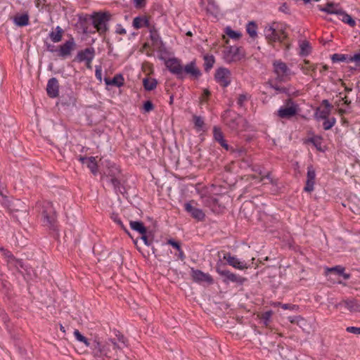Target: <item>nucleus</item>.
Wrapping results in <instances>:
<instances>
[{"label":"nucleus","mask_w":360,"mask_h":360,"mask_svg":"<svg viewBox=\"0 0 360 360\" xmlns=\"http://www.w3.org/2000/svg\"><path fill=\"white\" fill-rule=\"evenodd\" d=\"M264 32L266 39L270 44L276 41L282 42L287 38L285 25L278 22H273L266 25Z\"/></svg>","instance_id":"obj_1"},{"label":"nucleus","mask_w":360,"mask_h":360,"mask_svg":"<svg viewBox=\"0 0 360 360\" xmlns=\"http://www.w3.org/2000/svg\"><path fill=\"white\" fill-rule=\"evenodd\" d=\"M105 167L102 179L110 184L115 190L120 191V172L119 168L114 163L109 161H105Z\"/></svg>","instance_id":"obj_2"},{"label":"nucleus","mask_w":360,"mask_h":360,"mask_svg":"<svg viewBox=\"0 0 360 360\" xmlns=\"http://www.w3.org/2000/svg\"><path fill=\"white\" fill-rule=\"evenodd\" d=\"M41 206V213L44 226L54 229L56 222V213L50 202H44L39 204Z\"/></svg>","instance_id":"obj_3"},{"label":"nucleus","mask_w":360,"mask_h":360,"mask_svg":"<svg viewBox=\"0 0 360 360\" xmlns=\"http://www.w3.org/2000/svg\"><path fill=\"white\" fill-rule=\"evenodd\" d=\"M273 66L277 78L281 81H287L295 75V72L288 67L286 63L280 60H275L273 63Z\"/></svg>","instance_id":"obj_4"},{"label":"nucleus","mask_w":360,"mask_h":360,"mask_svg":"<svg viewBox=\"0 0 360 360\" xmlns=\"http://www.w3.org/2000/svg\"><path fill=\"white\" fill-rule=\"evenodd\" d=\"M298 111V106L291 99L286 101L285 104L277 111V115L282 119H290Z\"/></svg>","instance_id":"obj_5"},{"label":"nucleus","mask_w":360,"mask_h":360,"mask_svg":"<svg viewBox=\"0 0 360 360\" xmlns=\"http://www.w3.org/2000/svg\"><path fill=\"white\" fill-rule=\"evenodd\" d=\"M110 15L108 13H97L92 16L93 25L100 34L107 30V22L110 20Z\"/></svg>","instance_id":"obj_6"},{"label":"nucleus","mask_w":360,"mask_h":360,"mask_svg":"<svg viewBox=\"0 0 360 360\" xmlns=\"http://www.w3.org/2000/svg\"><path fill=\"white\" fill-rule=\"evenodd\" d=\"M224 122L233 131H240L243 130L240 128V125L245 123L244 119L235 114L231 113V112H226L224 117Z\"/></svg>","instance_id":"obj_7"},{"label":"nucleus","mask_w":360,"mask_h":360,"mask_svg":"<svg viewBox=\"0 0 360 360\" xmlns=\"http://www.w3.org/2000/svg\"><path fill=\"white\" fill-rule=\"evenodd\" d=\"M185 210L197 221H203L205 218V214L202 210L197 207L196 202L194 200L189 201L184 204Z\"/></svg>","instance_id":"obj_8"},{"label":"nucleus","mask_w":360,"mask_h":360,"mask_svg":"<svg viewBox=\"0 0 360 360\" xmlns=\"http://www.w3.org/2000/svg\"><path fill=\"white\" fill-rule=\"evenodd\" d=\"M245 57V53L240 47L229 46L224 51V58L227 62L240 60Z\"/></svg>","instance_id":"obj_9"},{"label":"nucleus","mask_w":360,"mask_h":360,"mask_svg":"<svg viewBox=\"0 0 360 360\" xmlns=\"http://www.w3.org/2000/svg\"><path fill=\"white\" fill-rule=\"evenodd\" d=\"M231 72L225 68H220L217 70L215 79L221 87H226L231 82Z\"/></svg>","instance_id":"obj_10"},{"label":"nucleus","mask_w":360,"mask_h":360,"mask_svg":"<svg viewBox=\"0 0 360 360\" xmlns=\"http://www.w3.org/2000/svg\"><path fill=\"white\" fill-rule=\"evenodd\" d=\"M75 48L76 44L75 39L71 37L69 40L66 41L63 44L59 46L58 55L61 58H65L71 55L72 51H73Z\"/></svg>","instance_id":"obj_11"},{"label":"nucleus","mask_w":360,"mask_h":360,"mask_svg":"<svg viewBox=\"0 0 360 360\" xmlns=\"http://www.w3.org/2000/svg\"><path fill=\"white\" fill-rule=\"evenodd\" d=\"M95 55V51L93 48H86L84 50L78 52L75 60L79 62H86L87 67H90Z\"/></svg>","instance_id":"obj_12"},{"label":"nucleus","mask_w":360,"mask_h":360,"mask_svg":"<svg viewBox=\"0 0 360 360\" xmlns=\"http://www.w3.org/2000/svg\"><path fill=\"white\" fill-rule=\"evenodd\" d=\"M224 259L233 268L239 270L246 269L249 265L245 261H241L237 257L232 256L230 253H226L224 255Z\"/></svg>","instance_id":"obj_13"},{"label":"nucleus","mask_w":360,"mask_h":360,"mask_svg":"<svg viewBox=\"0 0 360 360\" xmlns=\"http://www.w3.org/2000/svg\"><path fill=\"white\" fill-rule=\"evenodd\" d=\"M217 272L221 276L224 277V282L231 281L233 283H240L242 284L245 281V278L238 276L229 270L221 269L219 268L217 269Z\"/></svg>","instance_id":"obj_14"},{"label":"nucleus","mask_w":360,"mask_h":360,"mask_svg":"<svg viewBox=\"0 0 360 360\" xmlns=\"http://www.w3.org/2000/svg\"><path fill=\"white\" fill-rule=\"evenodd\" d=\"M4 252V255L7 259L8 266L10 269H16L20 271V269H25L24 264L21 260L15 259L13 255L9 252L1 249Z\"/></svg>","instance_id":"obj_15"},{"label":"nucleus","mask_w":360,"mask_h":360,"mask_svg":"<svg viewBox=\"0 0 360 360\" xmlns=\"http://www.w3.org/2000/svg\"><path fill=\"white\" fill-rule=\"evenodd\" d=\"M167 68L174 74L182 76L184 74L183 67L181 65L180 60L176 58H169L166 63Z\"/></svg>","instance_id":"obj_16"},{"label":"nucleus","mask_w":360,"mask_h":360,"mask_svg":"<svg viewBox=\"0 0 360 360\" xmlns=\"http://www.w3.org/2000/svg\"><path fill=\"white\" fill-rule=\"evenodd\" d=\"M92 349V354L96 357L107 356L108 349L106 346L101 342L94 340V342L89 346Z\"/></svg>","instance_id":"obj_17"},{"label":"nucleus","mask_w":360,"mask_h":360,"mask_svg":"<svg viewBox=\"0 0 360 360\" xmlns=\"http://www.w3.org/2000/svg\"><path fill=\"white\" fill-rule=\"evenodd\" d=\"M316 172L312 166L307 167L306 185L304 190L307 192H311L314 189Z\"/></svg>","instance_id":"obj_18"},{"label":"nucleus","mask_w":360,"mask_h":360,"mask_svg":"<svg viewBox=\"0 0 360 360\" xmlns=\"http://www.w3.org/2000/svg\"><path fill=\"white\" fill-rule=\"evenodd\" d=\"M344 306L351 312H358L360 311V304L357 302L355 300H343L341 302L337 303L335 304V307L336 309Z\"/></svg>","instance_id":"obj_19"},{"label":"nucleus","mask_w":360,"mask_h":360,"mask_svg":"<svg viewBox=\"0 0 360 360\" xmlns=\"http://www.w3.org/2000/svg\"><path fill=\"white\" fill-rule=\"evenodd\" d=\"M184 74L188 75L190 77L197 79L201 75L200 70L197 68L195 61H191L183 68Z\"/></svg>","instance_id":"obj_20"},{"label":"nucleus","mask_w":360,"mask_h":360,"mask_svg":"<svg viewBox=\"0 0 360 360\" xmlns=\"http://www.w3.org/2000/svg\"><path fill=\"white\" fill-rule=\"evenodd\" d=\"M79 160L82 163L86 165L87 167L91 170L94 175L98 173L97 162L95 157H83L79 156Z\"/></svg>","instance_id":"obj_21"},{"label":"nucleus","mask_w":360,"mask_h":360,"mask_svg":"<svg viewBox=\"0 0 360 360\" xmlns=\"http://www.w3.org/2000/svg\"><path fill=\"white\" fill-rule=\"evenodd\" d=\"M104 81L106 85L120 88L124 84V79L121 74H117L113 78L105 77Z\"/></svg>","instance_id":"obj_22"},{"label":"nucleus","mask_w":360,"mask_h":360,"mask_svg":"<svg viewBox=\"0 0 360 360\" xmlns=\"http://www.w3.org/2000/svg\"><path fill=\"white\" fill-rule=\"evenodd\" d=\"M192 277L194 281L198 282H206L208 283H212L213 281L212 277L209 274H205L200 270H193Z\"/></svg>","instance_id":"obj_23"},{"label":"nucleus","mask_w":360,"mask_h":360,"mask_svg":"<svg viewBox=\"0 0 360 360\" xmlns=\"http://www.w3.org/2000/svg\"><path fill=\"white\" fill-rule=\"evenodd\" d=\"M319 8L320 11L330 13V14H339L341 13L342 8L340 7L339 4L334 3H328L326 4L325 7H322L319 6Z\"/></svg>","instance_id":"obj_24"},{"label":"nucleus","mask_w":360,"mask_h":360,"mask_svg":"<svg viewBox=\"0 0 360 360\" xmlns=\"http://www.w3.org/2000/svg\"><path fill=\"white\" fill-rule=\"evenodd\" d=\"M213 134H214V139L219 142V143L226 150H229V146L226 143V141L224 139L223 134L220 129L217 128V127H214L213 129Z\"/></svg>","instance_id":"obj_25"},{"label":"nucleus","mask_w":360,"mask_h":360,"mask_svg":"<svg viewBox=\"0 0 360 360\" xmlns=\"http://www.w3.org/2000/svg\"><path fill=\"white\" fill-rule=\"evenodd\" d=\"M204 203L205 206L210 207L214 212H219L221 210L216 198L208 197L205 200Z\"/></svg>","instance_id":"obj_26"},{"label":"nucleus","mask_w":360,"mask_h":360,"mask_svg":"<svg viewBox=\"0 0 360 360\" xmlns=\"http://www.w3.org/2000/svg\"><path fill=\"white\" fill-rule=\"evenodd\" d=\"M330 114V109L329 108L319 107L316 109L314 117L317 121L322 119H326Z\"/></svg>","instance_id":"obj_27"},{"label":"nucleus","mask_w":360,"mask_h":360,"mask_svg":"<svg viewBox=\"0 0 360 360\" xmlns=\"http://www.w3.org/2000/svg\"><path fill=\"white\" fill-rule=\"evenodd\" d=\"M63 34V29L60 26H57L55 31H52L49 33V37L53 42L58 43L62 40Z\"/></svg>","instance_id":"obj_28"},{"label":"nucleus","mask_w":360,"mask_h":360,"mask_svg":"<svg viewBox=\"0 0 360 360\" xmlns=\"http://www.w3.org/2000/svg\"><path fill=\"white\" fill-rule=\"evenodd\" d=\"M129 224L131 229L134 231H136L141 234L146 233V228L142 222L138 221H130Z\"/></svg>","instance_id":"obj_29"},{"label":"nucleus","mask_w":360,"mask_h":360,"mask_svg":"<svg viewBox=\"0 0 360 360\" xmlns=\"http://www.w3.org/2000/svg\"><path fill=\"white\" fill-rule=\"evenodd\" d=\"M14 23L20 27L25 26L29 23V16L27 14L16 15L13 19Z\"/></svg>","instance_id":"obj_30"},{"label":"nucleus","mask_w":360,"mask_h":360,"mask_svg":"<svg viewBox=\"0 0 360 360\" xmlns=\"http://www.w3.org/2000/svg\"><path fill=\"white\" fill-rule=\"evenodd\" d=\"M257 26L255 22L252 21L248 23L246 30L250 37L255 38L257 36Z\"/></svg>","instance_id":"obj_31"},{"label":"nucleus","mask_w":360,"mask_h":360,"mask_svg":"<svg viewBox=\"0 0 360 360\" xmlns=\"http://www.w3.org/2000/svg\"><path fill=\"white\" fill-rule=\"evenodd\" d=\"M143 82L146 90H153L155 88H156L157 81L153 78H145Z\"/></svg>","instance_id":"obj_32"},{"label":"nucleus","mask_w":360,"mask_h":360,"mask_svg":"<svg viewBox=\"0 0 360 360\" xmlns=\"http://www.w3.org/2000/svg\"><path fill=\"white\" fill-rule=\"evenodd\" d=\"M300 55L301 56H307L311 52V46L309 43L307 41H303L300 44Z\"/></svg>","instance_id":"obj_33"},{"label":"nucleus","mask_w":360,"mask_h":360,"mask_svg":"<svg viewBox=\"0 0 360 360\" xmlns=\"http://www.w3.org/2000/svg\"><path fill=\"white\" fill-rule=\"evenodd\" d=\"M339 15H342V21L345 23L348 24L351 27H354L356 25V22L351 15L345 13L342 10H341V13H339Z\"/></svg>","instance_id":"obj_34"},{"label":"nucleus","mask_w":360,"mask_h":360,"mask_svg":"<svg viewBox=\"0 0 360 360\" xmlns=\"http://www.w3.org/2000/svg\"><path fill=\"white\" fill-rule=\"evenodd\" d=\"M323 120V127L325 130L331 129L336 123V119L335 117H328L326 119H322Z\"/></svg>","instance_id":"obj_35"},{"label":"nucleus","mask_w":360,"mask_h":360,"mask_svg":"<svg viewBox=\"0 0 360 360\" xmlns=\"http://www.w3.org/2000/svg\"><path fill=\"white\" fill-rule=\"evenodd\" d=\"M204 60H205V69L206 71H208L210 69H211L213 67V65L214 63V58L213 56H209L206 55L204 56Z\"/></svg>","instance_id":"obj_36"},{"label":"nucleus","mask_w":360,"mask_h":360,"mask_svg":"<svg viewBox=\"0 0 360 360\" xmlns=\"http://www.w3.org/2000/svg\"><path fill=\"white\" fill-rule=\"evenodd\" d=\"M225 33L229 37L233 39H238L241 37V33L238 31L233 30L231 27H227L225 30Z\"/></svg>","instance_id":"obj_37"},{"label":"nucleus","mask_w":360,"mask_h":360,"mask_svg":"<svg viewBox=\"0 0 360 360\" xmlns=\"http://www.w3.org/2000/svg\"><path fill=\"white\" fill-rule=\"evenodd\" d=\"M147 24L148 20L141 17H136L133 20V27L135 29H139L142 27L144 25Z\"/></svg>","instance_id":"obj_38"},{"label":"nucleus","mask_w":360,"mask_h":360,"mask_svg":"<svg viewBox=\"0 0 360 360\" xmlns=\"http://www.w3.org/2000/svg\"><path fill=\"white\" fill-rule=\"evenodd\" d=\"M73 334L77 341L83 342L86 347L90 346L88 340L78 330H75Z\"/></svg>","instance_id":"obj_39"},{"label":"nucleus","mask_w":360,"mask_h":360,"mask_svg":"<svg viewBox=\"0 0 360 360\" xmlns=\"http://www.w3.org/2000/svg\"><path fill=\"white\" fill-rule=\"evenodd\" d=\"M59 88L58 81L56 78L52 77L48 81L46 90H58Z\"/></svg>","instance_id":"obj_40"},{"label":"nucleus","mask_w":360,"mask_h":360,"mask_svg":"<svg viewBox=\"0 0 360 360\" xmlns=\"http://www.w3.org/2000/svg\"><path fill=\"white\" fill-rule=\"evenodd\" d=\"M193 122L195 127L198 130H202L204 127V120L200 116L193 115Z\"/></svg>","instance_id":"obj_41"},{"label":"nucleus","mask_w":360,"mask_h":360,"mask_svg":"<svg viewBox=\"0 0 360 360\" xmlns=\"http://www.w3.org/2000/svg\"><path fill=\"white\" fill-rule=\"evenodd\" d=\"M331 60L333 63L343 62L347 60V56L345 54L335 53L331 56Z\"/></svg>","instance_id":"obj_42"},{"label":"nucleus","mask_w":360,"mask_h":360,"mask_svg":"<svg viewBox=\"0 0 360 360\" xmlns=\"http://www.w3.org/2000/svg\"><path fill=\"white\" fill-rule=\"evenodd\" d=\"M288 320L290 323H296L299 326H302L305 322L304 319L300 316H290V317H288Z\"/></svg>","instance_id":"obj_43"},{"label":"nucleus","mask_w":360,"mask_h":360,"mask_svg":"<svg viewBox=\"0 0 360 360\" xmlns=\"http://www.w3.org/2000/svg\"><path fill=\"white\" fill-rule=\"evenodd\" d=\"M327 272H335L337 274H343V272L345 271V268L342 266H336L332 268H328Z\"/></svg>","instance_id":"obj_44"},{"label":"nucleus","mask_w":360,"mask_h":360,"mask_svg":"<svg viewBox=\"0 0 360 360\" xmlns=\"http://www.w3.org/2000/svg\"><path fill=\"white\" fill-rule=\"evenodd\" d=\"M150 39L153 41V43L158 44L160 41V37L159 34L155 29L150 30Z\"/></svg>","instance_id":"obj_45"},{"label":"nucleus","mask_w":360,"mask_h":360,"mask_svg":"<svg viewBox=\"0 0 360 360\" xmlns=\"http://www.w3.org/2000/svg\"><path fill=\"white\" fill-rule=\"evenodd\" d=\"M111 219L115 222L117 223L122 229L126 230V228L124 227V224H122V221H121V219H120V217H118V215L117 214H115L113 213L112 215H111Z\"/></svg>","instance_id":"obj_46"},{"label":"nucleus","mask_w":360,"mask_h":360,"mask_svg":"<svg viewBox=\"0 0 360 360\" xmlns=\"http://www.w3.org/2000/svg\"><path fill=\"white\" fill-rule=\"evenodd\" d=\"M272 311H267L266 312H264L263 314H262V320L264 321V323L267 326L268 325V323L271 317V315H272Z\"/></svg>","instance_id":"obj_47"},{"label":"nucleus","mask_w":360,"mask_h":360,"mask_svg":"<svg viewBox=\"0 0 360 360\" xmlns=\"http://www.w3.org/2000/svg\"><path fill=\"white\" fill-rule=\"evenodd\" d=\"M346 330L348 333H351L353 334L360 335V328L354 327V326H349L346 328Z\"/></svg>","instance_id":"obj_48"},{"label":"nucleus","mask_w":360,"mask_h":360,"mask_svg":"<svg viewBox=\"0 0 360 360\" xmlns=\"http://www.w3.org/2000/svg\"><path fill=\"white\" fill-rule=\"evenodd\" d=\"M153 109V105L150 101H148L144 103L143 110L145 112H148L151 111Z\"/></svg>","instance_id":"obj_49"},{"label":"nucleus","mask_w":360,"mask_h":360,"mask_svg":"<svg viewBox=\"0 0 360 360\" xmlns=\"http://www.w3.org/2000/svg\"><path fill=\"white\" fill-rule=\"evenodd\" d=\"M134 5L137 8H141L146 5V0H133Z\"/></svg>","instance_id":"obj_50"},{"label":"nucleus","mask_w":360,"mask_h":360,"mask_svg":"<svg viewBox=\"0 0 360 360\" xmlns=\"http://www.w3.org/2000/svg\"><path fill=\"white\" fill-rule=\"evenodd\" d=\"M141 239L143 240V243H145V245H146L147 246H149L151 245L152 243V240L149 239L148 236L146 235V233L145 234H141Z\"/></svg>","instance_id":"obj_51"},{"label":"nucleus","mask_w":360,"mask_h":360,"mask_svg":"<svg viewBox=\"0 0 360 360\" xmlns=\"http://www.w3.org/2000/svg\"><path fill=\"white\" fill-rule=\"evenodd\" d=\"M304 65H302L301 68L305 74H308V72L311 68L309 62L308 60H304Z\"/></svg>","instance_id":"obj_52"},{"label":"nucleus","mask_w":360,"mask_h":360,"mask_svg":"<svg viewBox=\"0 0 360 360\" xmlns=\"http://www.w3.org/2000/svg\"><path fill=\"white\" fill-rule=\"evenodd\" d=\"M168 243L169 245H171L172 247H174V248H176L178 251H180V245H179V243L173 240H169L168 241Z\"/></svg>","instance_id":"obj_53"},{"label":"nucleus","mask_w":360,"mask_h":360,"mask_svg":"<svg viewBox=\"0 0 360 360\" xmlns=\"http://www.w3.org/2000/svg\"><path fill=\"white\" fill-rule=\"evenodd\" d=\"M247 98H248V97H247L246 94H241V95H240V96L238 98V103L240 105H242L243 103H244V101H245L247 100Z\"/></svg>","instance_id":"obj_54"},{"label":"nucleus","mask_w":360,"mask_h":360,"mask_svg":"<svg viewBox=\"0 0 360 360\" xmlns=\"http://www.w3.org/2000/svg\"><path fill=\"white\" fill-rule=\"evenodd\" d=\"M349 61L360 62V53L355 54L349 58Z\"/></svg>","instance_id":"obj_55"},{"label":"nucleus","mask_w":360,"mask_h":360,"mask_svg":"<svg viewBox=\"0 0 360 360\" xmlns=\"http://www.w3.org/2000/svg\"><path fill=\"white\" fill-rule=\"evenodd\" d=\"M101 75H102V71H101V68L96 67V77L100 81L101 80Z\"/></svg>","instance_id":"obj_56"},{"label":"nucleus","mask_w":360,"mask_h":360,"mask_svg":"<svg viewBox=\"0 0 360 360\" xmlns=\"http://www.w3.org/2000/svg\"><path fill=\"white\" fill-rule=\"evenodd\" d=\"M58 92L59 91H47V94L49 97L56 98V97L58 96V95H59Z\"/></svg>","instance_id":"obj_57"},{"label":"nucleus","mask_w":360,"mask_h":360,"mask_svg":"<svg viewBox=\"0 0 360 360\" xmlns=\"http://www.w3.org/2000/svg\"><path fill=\"white\" fill-rule=\"evenodd\" d=\"M116 32L120 34H126V30L121 26H119L118 27H117Z\"/></svg>","instance_id":"obj_58"},{"label":"nucleus","mask_w":360,"mask_h":360,"mask_svg":"<svg viewBox=\"0 0 360 360\" xmlns=\"http://www.w3.org/2000/svg\"><path fill=\"white\" fill-rule=\"evenodd\" d=\"M321 107L329 108L330 109V105L327 100H323Z\"/></svg>","instance_id":"obj_59"},{"label":"nucleus","mask_w":360,"mask_h":360,"mask_svg":"<svg viewBox=\"0 0 360 360\" xmlns=\"http://www.w3.org/2000/svg\"><path fill=\"white\" fill-rule=\"evenodd\" d=\"M278 304L281 305L283 309H289V307L290 306V304H288L278 303Z\"/></svg>","instance_id":"obj_60"},{"label":"nucleus","mask_w":360,"mask_h":360,"mask_svg":"<svg viewBox=\"0 0 360 360\" xmlns=\"http://www.w3.org/2000/svg\"><path fill=\"white\" fill-rule=\"evenodd\" d=\"M264 178H266V179H269L271 184H274V181H273V179H272V178L271 177V176H270V174H269V173H268V174L264 176ZM263 179H264V177L262 179V180H263Z\"/></svg>","instance_id":"obj_61"},{"label":"nucleus","mask_w":360,"mask_h":360,"mask_svg":"<svg viewBox=\"0 0 360 360\" xmlns=\"http://www.w3.org/2000/svg\"><path fill=\"white\" fill-rule=\"evenodd\" d=\"M210 94V91H204V94H202V98L206 99Z\"/></svg>","instance_id":"obj_62"},{"label":"nucleus","mask_w":360,"mask_h":360,"mask_svg":"<svg viewBox=\"0 0 360 360\" xmlns=\"http://www.w3.org/2000/svg\"><path fill=\"white\" fill-rule=\"evenodd\" d=\"M341 276H343V278L345 279V280H347L350 278V274H345V271L343 272V274H340Z\"/></svg>","instance_id":"obj_63"},{"label":"nucleus","mask_w":360,"mask_h":360,"mask_svg":"<svg viewBox=\"0 0 360 360\" xmlns=\"http://www.w3.org/2000/svg\"><path fill=\"white\" fill-rule=\"evenodd\" d=\"M297 308H298V307L296 306V305H291L290 304V306L289 307V309H290V310H295V309H297Z\"/></svg>","instance_id":"obj_64"}]
</instances>
